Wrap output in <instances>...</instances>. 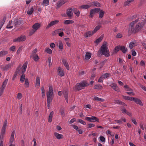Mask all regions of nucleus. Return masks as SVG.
Returning <instances> with one entry per match:
<instances>
[{"label":"nucleus","instance_id":"obj_1","mask_svg":"<svg viewBox=\"0 0 146 146\" xmlns=\"http://www.w3.org/2000/svg\"><path fill=\"white\" fill-rule=\"evenodd\" d=\"M139 19H137L129 24L127 34L128 36H130L132 34H135L140 31L143 27L144 24L142 22L139 23L135 25L138 22Z\"/></svg>","mask_w":146,"mask_h":146},{"label":"nucleus","instance_id":"obj_2","mask_svg":"<svg viewBox=\"0 0 146 146\" xmlns=\"http://www.w3.org/2000/svg\"><path fill=\"white\" fill-rule=\"evenodd\" d=\"M13 20H14V21H10L8 24L6 26V28L9 29H12L13 27L18 26L21 23V21L19 19H17L14 18Z\"/></svg>","mask_w":146,"mask_h":146},{"label":"nucleus","instance_id":"obj_3","mask_svg":"<svg viewBox=\"0 0 146 146\" xmlns=\"http://www.w3.org/2000/svg\"><path fill=\"white\" fill-rule=\"evenodd\" d=\"M100 52L102 55H104L107 57L110 56L109 50L108 49L107 43L105 42L102 46L100 49Z\"/></svg>","mask_w":146,"mask_h":146},{"label":"nucleus","instance_id":"obj_4","mask_svg":"<svg viewBox=\"0 0 146 146\" xmlns=\"http://www.w3.org/2000/svg\"><path fill=\"white\" fill-rule=\"evenodd\" d=\"M89 85V84L86 81L83 80L80 83H77L76 85V88L78 90L84 89L86 86Z\"/></svg>","mask_w":146,"mask_h":146},{"label":"nucleus","instance_id":"obj_5","mask_svg":"<svg viewBox=\"0 0 146 146\" xmlns=\"http://www.w3.org/2000/svg\"><path fill=\"white\" fill-rule=\"evenodd\" d=\"M47 103L49 105L52 101L53 96V89L52 87H49L48 93L47 94Z\"/></svg>","mask_w":146,"mask_h":146},{"label":"nucleus","instance_id":"obj_6","mask_svg":"<svg viewBox=\"0 0 146 146\" xmlns=\"http://www.w3.org/2000/svg\"><path fill=\"white\" fill-rule=\"evenodd\" d=\"M7 120L6 119L5 120L3 123V126L1 129V132L0 135V140H3L4 135L5 134V131L6 130V126L7 125Z\"/></svg>","mask_w":146,"mask_h":146},{"label":"nucleus","instance_id":"obj_7","mask_svg":"<svg viewBox=\"0 0 146 146\" xmlns=\"http://www.w3.org/2000/svg\"><path fill=\"white\" fill-rule=\"evenodd\" d=\"M8 79H6L3 82L1 87L0 88V96H1L7 84Z\"/></svg>","mask_w":146,"mask_h":146},{"label":"nucleus","instance_id":"obj_8","mask_svg":"<svg viewBox=\"0 0 146 146\" xmlns=\"http://www.w3.org/2000/svg\"><path fill=\"white\" fill-rule=\"evenodd\" d=\"M100 10V9L99 8H94L91 9L90 12V17L92 18L94 14L98 13Z\"/></svg>","mask_w":146,"mask_h":146},{"label":"nucleus","instance_id":"obj_9","mask_svg":"<svg viewBox=\"0 0 146 146\" xmlns=\"http://www.w3.org/2000/svg\"><path fill=\"white\" fill-rule=\"evenodd\" d=\"M85 119L90 122H94L95 121L98 122L99 119L95 116H92L90 117H86L85 118Z\"/></svg>","mask_w":146,"mask_h":146},{"label":"nucleus","instance_id":"obj_10","mask_svg":"<svg viewBox=\"0 0 146 146\" xmlns=\"http://www.w3.org/2000/svg\"><path fill=\"white\" fill-rule=\"evenodd\" d=\"M26 38L25 36L21 35L17 38L14 39L13 40V41L14 42L23 41L25 40Z\"/></svg>","mask_w":146,"mask_h":146},{"label":"nucleus","instance_id":"obj_11","mask_svg":"<svg viewBox=\"0 0 146 146\" xmlns=\"http://www.w3.org/2000/svg\"><path fill=\"white\" fill-rule=\"evenodd\" d=\"M13 65L11 63H9L5 65H2L1 66V69L3 70L6 71L10 68Z\"/></svg>","mask_w":146,"mask_h":146},{"label":"nucleus","instance_id":"obj_12","mask_svg":"<svg viewBox=\"0 0 146 146\" xmlns=\"http://www.w3.org/2000/svg\"><path fill=\"white\" fill-rule=\"evenodd\" d=\"M132 101L134 102L136 104H139L141 106H142L143 105V104L141 100L137 98L133 97Z\"/></svg>","mask_w":146,"mask_h":146},{"label":"nucleus","instance_id":"obj_13","mask_svg":"<svg viewBox=\"0 0 146 146\" xmlns=\"http://www.w3.org/2000/svg\"><path fill=\"white\" fill-rule=\"evenodd\" d=\"M59 22L58 20H54L52 21L49 23L46 27V29H47L53 25L57 24Z\"/></svg>","mask_w":146,"mask_h":146},{"label":"nucleus","instance_id":"obj_14","mask_svg":"<svg viewBox=\"0 0 146 146\" xmlns=\"http://www.w3.org/2000/svg\"><path fill=\"white\" fill-rule=\"evenodd\" d=\"M62 62L64 66L67 70H69L70 69L68 63L66 60L64 58L62 59Z\"/></svg>","mask_w":146,"mask_h":146},{"label":"nucleus","instance_id":"obj_15","mask_svg":"<svg viewBox=\"0 0 146 146\" xmlns=\"http://www.w3.org/2000/svg\"><path fill=\"white\" fill-rule=\"evenodd\" d=\"M66 3V1L65 0H59L56 3V6L57 7L59 8L63 4Z\"/></svg>","mask_w":146,"mask_h":146},{"label":"nucleus","instance_id":"obj_16","mask_svg":"<svg viewBox=\"0 0 146 146\" xmlns=\"http://www.w3.org/2000/svg\"><path fill=\"white\" fill-rule=\"evenodd\" d=\"M15 133V131L13 130L11 133V138L10 141V142L11 144L9 146H14V145H12V143L14 140V136Z\"/></svg>","mask_w":146,"mask_h":146},{"label":"nucleus","instance_id":"obj_17","mask_svg":"<svg viewBox=\"0 0 146 146\" xmlns=\"http://www.w3.org/2000/svg\"><path fill=\"white\" fill-rule=\"evenodd\" d=\"M27 62H26L23 65L21 68V72H22L21 73H24L25 72L27 68Z\"/></svg>","mask_w":146,"mask_h":146},{"label":"nucleus","instance_id":"obj_18","mask_svg":"<svg viewBox=\"0 0 146 146\" xmlns=\"http://www.w3.org/2000/svg\"><path fill=\"white\" fill-rule=\"evenodd\" d=\"M40 24L38 23H35L32 26V28L34 30L36 31L40 27Z\"/></svg>","mask_w":146,"mask_h":146},{"label":"nucleus","instance_id":"obj_19","mask_svg":"<svg viewBox=\"0 0 146 146\" xmlns=\"http://www.w3.org/2000/svg\"><path fill=\"white\" fill-rule=\"evenodd\" d=\"M54 135L57 139L59 140L62 139L64 137L62 135L59 134L57 132H54Z\"/></svg>","mask_w":146,"mask_h":146},{"label":"nucleus","instance_id":"obj_20","mask_svg":"<svg viewBox=\"0 0 146 146\" xmlns=\"http://www.w3.org/2000/svg\"><path fill=\"white\" fill-rule=\"evenodd\" d=\"M94 34L93 33V31H89L86 32L84 34V36L85 37L88 38L92 36V35Z\"/></svg>","mask_w":146,"mask_h":146},{"label":"nucleus","instance_id":"obj_21","mask_svg":"<svg viewBox=\"0 0 146 146\" xmlns=\"http://www.w3.org/2000/svg\"><path fill=\"white\" fill-rule=\"evenodd\" d=\"M90 4L91 5V6H95L97 7H99L101 6L100 3L98 1H94L90 3Z\"/></svg>","mask_w":146,"mask_h":146},{"label":"nucleus","instance_id":"obj_22","mask_svg":"<svg viewBox=\"0 0 146 146\" xmlns=\"http://www.w3.org/2000/svg\"><path fill=\"white\" fill-rule=\"evenodd\" d=\"M63 94L65 98L66 102L68 103V93L66 91H64L63 92Z\"/></svg>","mask_w":146,"mask_h":146},{"label":"nucleus","instance_id":"obj_23","mask_svg":"<svg viewBox=\"0 0 146 146\" xmlns=\"http://www.w3.org/2000/svg\"><path fill=\"white\" fill-rule=\"evenodd\" d=\"M73 9H72L70 8L67 10L66 11V14L68 17H71L72 14V11Z\"/></svg>","mask_w":146,"mask_h":146},{"label":"nucleus","instance_id":"obj_24","mask_svg":"<svg viewBox=\"0 0 146 146\" xmlns=\"http://www.w3.org/2000/svg\"><path fill=\"white\" fill-rule=\"evenodd\" d=\"M54 112L53 111L50 112L49 114V117L48 119V121L50 123L52 121V119L53 116L54 114Z\"/></svg>","mask_w":146,"mask_h":146},{"label":"nucleus","instance_id":"obj_25","mask_svg":"<svg viewBox=\"0 0 146 146\" xmlns=\"http://www.w3.org/2000/svg\"><path fill=\"white\" fill-rule=\"evenodd\" d=\"M91 7V5L90 3H88V5H82L80 7V8L81 9H87Z\"/></svg>","mask_w":146,"mask_h":146},{"label":"nucleus","instance_id":"obj_26","mask_svg":"<svg viewBox=\"0 0 146 146\" xmlns=\"http://www.w3.org/2000/svg\"><path fill=\"white\" fill-rule=\"evenodd\" d=\"M36 86L37 88L39 87L40 86V78L39 77H37L36 81Z\"/></svg>","mask_w":146,"mask_h":146},{"label":"nucleus","instance_id":"obj_27","mask_svg":"<svg viewBox=\"0 0 146 146\" xmlns=\"http://www.w3.org/2000/svg\"><path fill=\"white\" fill-rule=\"evenodd\" d=\"M134 0H127L124 3V6H129L130 5V3L133 2Z\"/></svg>","mask_w":146,"mask_h":146},{"label":"nucleus","instance_id":"obj_28","mask_svg":"<svg viewBox=\"0 0 146 146\" xmlns=\"http://www.w3.org/2000/svg\"><path fill=\"white\" fill-rule=\"evenodd\" d=\"M91 56V54L89 52H87L86 54L85 59L88 60H89Z\"/></svg>","mask_w":146,"mask_h":146},{"label":"nucleus","instance_id":"obj_29","mask_svg":"<svg viewBox=\"0 0 146 146\" xmlns=\"http://www.w3.org/2000/svg\"><path fill=\"white\" fill-rule=\"evenodd\" d=\"M73 12L77 17H78L79 16L80 12L79 10L77 9L74 8L73 9Z\"/></svg>","mask_w":146,"mask_h":146},{"label":"nucleus","instance_id":"obj_30","mask_svg":"<svg viewBox=\"0 0 146 146\" xmlns=\"http://www.w3.org/2000/svg\"><path fill=\"white\" fill-rule=\"evenodd\" d=\"M31 57H32L34 60L36 62H37L39 59V57L37 54L31 55Z\"/></svg>","mask_w":146,"mask_h":146},{"label":"nucleus","instance_id":"obj_31","mask_svg":"<svg viewBox=\"0 0 146 146\" xmlns=\"http://www.w3.org/2000/svg\"><path fill=\"white\" fill-rule=\"evenodd\" d=\"M120 50L124 53H126L127 49L124 46H119Z\"/></svg>","mask_w":146,"mask_h":146},{"label":"nucleus","instance_id":"obj_32","mask_svg":"<svg viewBox=\"0 0 146 146\" xmlns=\"http://www.w3.org/2000/svg\"><path fill=\"white\" fill-rule=\"evenodd\" d=\"M103 35H101L100 37L98 39H96L94 41V42L96 44H98L99 42H100L102 39H103Z\"/></svg>","mask_w":146,"mask_h":146},{"label":"nucleus","instance_id":"obj_33","mask_svg":"<svg viewBox=\"0 0 146 146\" xmlns=\"http://www.w3.org/2000/svg\"><path fill=\"white\" fill-rule=\"evenodd\" d=\"M111 87L115 91H119V88L116 84H114L111 85Z\"/></svg>","mask_w":146,"mask_h":146},{"label":"nucleus","instance_id":"obj_34","mask_svg":"<svg viewBox=\"0 0 146 146\" xmlns=\"http://www.w3.org/2000/svg\"><path fill=\"white\" fill-rule=\"evenodd\" d=\"M123 97L124 99H125L126 100H130L131 101H132L133 99V97L124 96H123Z\"/></svg>","mask_w":146,"mask_h":146},{"label":"nucleus","instance_id":"obj_35","mask_svg":"<svg viewBox=\"0 0 146 146\" xmlns=\"http://www.w3.org/2000/svg\"><path fill=\"white\" fill-rule=\"evenodd\" d=\"M8 53V52L6 50H2L0 52V56H3Z\"/></svg>","mask_w":146,"mask_h":146},{"label":"nucleus","instance_id":"obj_36","mask_svg":"<svg viewBox=\"0 0 146 146\" xmlns=\"http://www.w3.org/2000/svg\"><path fill=\"white\" fill-rule=\"evenodd\" d=\"M74 23V21L72 20H66L64 21V23L65 25H68L72 24Z\"/></svg>","mask_w":146,"mask_h":146},{"label":"nucleus","instance_id":"obj_37","mask_svg":"<svg viewBox=\"0 0 146 146\" xmlns=\"http://www.w3.org/2000/svg\"><path fill=\"white\" fill-rule=\"evenodd\" d=\"M136 41L131 42L129 44V47L130 49H131L135 46V44L136 43Z\"/></svg>","mask_w":146,"mask_h":146},{"label":"nucleus","instance_id":"obj_38","mask_svg":"<svg viewBox=\"0 0 146 146\" xmlns=\"http://www.w3.org/2000/svg\"><path fill=\"white\" fill-rule=\"evenodd\" d=\"M99 11H100V12H99V17L101 19L103 17L104 15L105 12L104 11L102 10H100H100Z\"/></svg>","mask_w":146,"mask_h":146},{"label":"nucleus","instance_id":"obj_39","mask_svg":"<svg viewBox=\"0 0 146 146\" xmlns=\"http://www.w3.org/2000/svg\"><path fill=\"white\" fill-rule=\"evenodd\" d=\"M49 0H43L42 4L44 6H47L49 5Z\"/></svg>","mask_w":146,"mask_h":146},{"label":"nucleus","instance_id":"obj_40","mask_svg":"<svg viewBox=\"0 0 146 146\" xmlns=\"http://www.w3.org/2000/svg\"><path fill=\"white\" fill-rule=\"evenodd\" d=\"M94 99L96 100L101 102H103L105 101L104 99L99 98L97 97H95L94 98Z\"/></svg>","mask_w":146,"mask_h":146},{"label":"nucleus","instance_id":"obj_41","mask_svg":"<svg viewBox=\"0 0 146 146\" xmlns=\"http://www.w3.org/2000/svg\"><path fill=\"white\" fill-rule=\"evenodd\" d=\"M101 26L100 25H98L96 26L94 30L93 31L94 33H95L98 30L101 28Z\"/></svg>","mask_w":146,"mask_h":146},{"label":"nucleus","instance_id":"obj_42","mask_svg":"<svg viewBox=\"0 0 146 146\" xmlns=\"http://www.w3.org/2000/svg\"><path fill=\"white\" fill-rule=\"evenodd\" d=\"M34 9H33V7H32L31 9L28 10V11L27 12V13L29 15H31L32 14Z\"/></svg>","mask_w":146,"mask_h":146},{"label":"nucleus","instance_id":"obj_43","mask_svg":"<svg viewBox=\"0 0 146 146\" xmlns=\"http://www.w3.org/2000/svg\"><path fill=\"white\" fill-rule=\"evenodd\" d=\"M94 88L96 89L100 90L102 88V87L101 85L98 84L95 85Z\"/></svg>","mask_w":146,"mask_h":146},{"label":"nucleus","instance_id":"obj_44","mask_svg":"<svg viewBox=\"0 0 146 146\" xmlns=\"http://www.w3.org/2000/svg\"><path fill=\"white\" fill-rule=\"evenodd\" d=\"M120 50V47L119 46H116L113 50L114 52L115 53H117L119 50Z\"/></svg>","mask_w":146,"mask_h":146},{"label":"nucleus","instance_id":"obj_45","mask_svg":"<svg viewBox=\"0 0 146 146\" xmlns=\"http://www.w3.org/2000/svg\"><path fill=\"white\" fill-rule=\"evenodd\" d=\"M58 48L60 50H62L63 48V46L62 43L61 41L59 42Z\"/></svg>","mask_w":146,"mask_h":146},{"label":"nucleus","instance_id":"obj_46","mask_svg":"<svg viewBox=\"0 0 146 146\" xmlns=\"http://www.w3.org/2000/svg\"><path fill=\"white\" fill-rule=\"evenodd\" d=\"M51 60V58L50 57H49L48 59L47 62L48 63H49L48 66L49 67H51L52 65Z\"/></svg>","mask_w":146,"mask_h":146},{"label":"nucleus","instance_id":"obj_47","mask_svg":"<svg viewBox=\"0 0 146 146\" xmlns=\"http://www.w3.org/2000/svg\"><path fill=\"white\" fill-rule=\"evenodd\" d=\"M25 75L23 74L21 77L20 81L21 82H23L25 80Z\"/></svg>","mask_w":146,"mask_h":146},{"label":"nucleus","instance_id":"obj_48","mask_svg":"<svg viewBox=\"0 0 146 146\" xmlns=\"http://www.w3.org/2000/svg\"><path fill=\"white\" fill-rule=\"evenodd\" d=\"M41 93H42V97L44 98L45 96V90L43 87H42L41 88Z\"/></svg>","mask_w":146,"mask_h":146},{"label":"nucleus","instance_id":"obj_49","mask_svg":"<svg viewBox=\"0 0 146 146\" xmlns=\"http://www.w3.org/2000/svg\"><path fill=\"white\" fill-rule=\"evenodd\" d=\"M45 50L46 52L49 54H51L52 53V50L49 48H46Z\"/></svg>","mask_w":146,"mask_h":146},{"label":"nucleus","instance_id":"obj_50","mask_svg":"<svg viewBox=\"0 0 146 146\" xmlns=\"http://www.w3.org/2000/svg\"><path fill=\"white\" fill-rule=\"evenodd\" d=\"M64 30V29H58L55 30L53 32V33H59L60 31H63Z\"/></svg>","mask_w":146,"mask_h":146},{"label":"nucleus","instance_id":"obj_51","mask_svg":"<svg viewBox=\"0 0 146 146\" xmlns=\"http://www.w3.org/2000/svg\"><path fill=\"white\" fill-rule=\"evenodd\" d=\"M22 49H23V46H20L19 48L18 49V50H17V51L16 53L17 54H20V52L22 51Z\"/></svg>","mask_w":146,"mask_h":146},{"label":"nucleus","instance_id":"obj_52","mask_svg":"<svg viewBox=\"0 0 146 146\" xmlns=\"http://www.w3.org/2000/svg\"><path fill=\"white\" fill-rule=\"evenodd\" d=\"M124 88L126 89V90L129 91H133V90L130 88L127 85H125L124 86Z\"/></svg>","mask_w":146,"mask_h":146},{"label":"nucleus","instance_id":"obj_53","mask_svg":"<svg viewBox=\"0 0 146 146\" xmlns=\"http://www.w3.org/2000/svg\"><path fill=\"white\" fill-rule=\"evenodd\" d=\"M115 102L118 104H122V105H123V104H125L124 103H122L121 101H120V100H115Z\"/></svg>","mask_w":146,"mask_h":146},{"label":"nucleus","instance_id":"obj_54","mask_svg":"<svg viewBox=\"0 0 146 146\" xmlns=\"http://www.w3.org/2000/svg\"><path fill=\"white\" fill-rule=\"evenodd\" d=\"M60 113L61 115L62 116V117L64 116L65 114L64 110L63 109H61L60 110Z\"/></svg>","mask_w":146,"mask_h":146},{"label":"nucleus","instance_id":"obj_55","mask_svg":"<svg viewBox=\"0 0 146 146\" xmlns=\"http://www.w3.org/2000/svg\"><path fill=\"white\" fill-rule=\"evenodd\" d=\"M16 47L15 46H13L9 48V50L13 52L15 51L16 50Z\"/></svg>","mask_w":146,"mask_h":146},{"label":"nucleus","instance_id":"obj_56","mask_svg":"<svg viewBox=\"0 0 146 146\" xmlns=\"http://www.w3.org/2000/svg\"><path fill=\"white\" fill-rule=\"evenodd\" d=\"M25 84L26 87H28L29 85V81L27 79H25Z\"/></svg>","mask_w":146,"mask_h":146},{"label":"nucleus","instance_id":"obj_57","mask_svg":"<svg viewBox=\"0 0 146 146\" xmlns=\"http://www.w3.org/2000/svg\"><path fill=\"white\" fill-rule=\"evenodd\" d=\"M78 121L81 124L84 125H86V122L82 120L81 119H79Z\"/></svg>","mask_w":146,"mask_h":146},{"label":"nucleus","instance_id":"obj_58","mask_svg":"<svg viewBox=\"0 0 146 146\" xmlns=\"http://www.w3.org/2000/svg\"><path fill=\"white\" fill-rule=\"evenodd\" d=\"M130 91V92H127L126 93L130 96H134L135 95V93L133 92V91Z\"/></svg>","mask_w":146,"mask_h":146},{"label":"nucleus","instance_id":"obj_59","mask_svg":"<svg viewBox=\"0 0 146 146\" xmlns=\"http://www.w3.org/2000/svg\"><path fill=\"white\" fill-rule=\"evenodd\" d=\"M36 31L34 30V29H33L31 30L29 33V35L30 36L32 35Z\"/></svg>","mask_w":146,"mask_h":146},{"label":"nucleus","instance_id":"obj_60","mask_svg":"<svg viewBox=\"0 0 146 146\" xmlns=\"http://www.w3.org/2000/svg\"><path fill=\"white\" fill-rule=\"evenodd\" d=\"M23 96L21 93H19L18 94L17 97L18 99L19 100L21 99L22 98Z\"/></svg>","mask_w":146,"mask_h":146},{"label":"nucleus","instance_id":"obj_61","mask_svg":"<svg viewBox=\"0 0 146 146\" xmlns=\"http://www.w3.org/2000/svg\"><path fill=\"white\" fill-rule=\"evenodd\" d=\"M104 79H105L110 76V74H105L102 75Z\"/></svg>","mask_w":146,"mask_h":146},{"label":"nucleus","instance_id":"obj_62","mask_svg":"<svg viewBox=\"0 0 146 146\" xmlns=\"http://www.w3.org/2000/svg\"><path fill=\"white\" fill-rule=\"evenodd\" d=\"M104 79V78L103 76H102L99 78L98 80V82H102L103 81Z\"/></svg>","mask_w":146,"mask_h":146},{"label":"nucleus","instance_id":"obj_63","mask_svg":"<svg viewBox=\"0 0 146 146\" xmlns=\"http://www.w3.org/2000/svg\"><path fill=\"white\" fill-rule=\"evenodd\" d=\"M88 128H90L94 127L95 126V125L93 123H90L88 125Z\"/></svg>","mask_w":146,"mask_h":146},{"label":"nucleus","instance_id":"obj_64","mask_svg":"<svg viewBox=\"0 0 146 146\" xmlns=\"http://www.w3.org/2000/svg\"><path fill=\"white\" fill-rule=\"evenodd\" d=\"M100 140L102 142H105V137L102 136H101L100 137Z\"/></svg>","mask_w":146,"mask_h":146}]
</instances>
